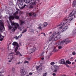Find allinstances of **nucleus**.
<instances>
[{"mask_svg":"<svg viewBox=\"0 0 76 76\" xmlns=\"http://www.w3.org/2000/svg\"><path fill=\"white\" fill-rule=\"evenodd\" d=\"M61 32H58L57 33V36H58V35H60L61 34Z\"/></svg>","mask_w":76,"mask_h":76,"instance_id":"58836bf2","label":"nucleus"},{"mask_svg":"<svg viewBox=\"0 0 76 76\" xmlns=\"http://www.w3.org/2000/svg\"><path fill=\"white\" fill-rule=\"evenodd\" d=\"M51 37H52V38L50 37L49 38V41H51L52 39H53V38H54V41H57V40L58 39V38L57 37V36H56V35L55 34H53Z\"/></svg>","mask_w":76,"mask_h":76,"instance_id":"0eeeda50","label":"nucleus"},{"mask_svg":"<svg viewBox=\"0 0 76 76\" xmlns=\"http://www.w3.org/2000/svg\"><path fill=\"white\" fill-rule=\"evenodd\" d=\"M20 73H21L22 76H25V75H26V72L23 69H21L20 70Z\"/></svg>","mask_w":76,"mask_h":76,"instance_id":"1a4fd4ad","label":"nucleus"},{"mask_svg":"<svg viewBox=\"0 0 76 76\" xmlns=\"http://www.w3.org/2000/svg\"><path fill=\"white\" fill-rule=\"evenodd\" d=\"M29 31L30 32H32L33 33H34V32H35V30L32 28H31L30 29Z\"/></svg>","mask_w":76,"mask_h":76,"instance_id":"a878e982","label":"nucleus"},{"mask_svg":"<svg viewBox=\"0 0 76 76\" xmlns=\"http://www.w3.org/2000/svg\"><path fill=\"white\" fill-rule=\"evenodd\" d=\"M25 23V22L24 21H20V24L21 26H22L23 25H24Z\"/></svg>","mask_w":76,"mask_h":76,"instance_id":"4be33fe9","label":"nucleus"},{"mask_svg":"<svg viewBox=\"0 0 76 76\" xmlns=\"http://www.w3.org/2000/svg\"><path fill=\"white\" fill-rule=\"evenodd\" d=\"M12 59H13L12 58H10V60H9L8 61L9 62H11V61H12Z\"/></svg>","mask_w":76,"mask_h":76,"instance_id":"3c124183","label":"nucleus"},{"mask_svg":"<svg viewBox=\"0 0 76 76\" xmlns=\"http://www.w3.org/2000/svg\"><path fill=\"white\" fill-rule=\"evenodd\" d=\"M51 69L52 70H54V73H56L57 71L59 70V67L55 65H53L51 67Z\"/></svg>","mask_w":76,"mask_h":76,"instance_id":"20e7f679","label":"nucleus"},{"mask_svg":"<svg viewBox=\"0 0 76 76\" xmlns=\"http://www.w3.org/2000/svg\"><path fill=\"white\" fill-rule=\"evenodd\" d=\"M12 70L13 72H15V69L13 67L12 69Z\"/></svg>","mask_w":76,"mask_h":76,"instance_id":"37998d69","label":"nucleus"},{"mask_svg":"<svg viewBox=\"0 0 76 76\" xmlns=\"http://www.w3.org/2000/svg\"><path fill=\"white\" fill-rule=\"evenodd\" d=\"M16 56H18V55H20V56H22V55L20 53V52L19 51H17L15 52Z\"/></svg>","mask_w":76,"mask_h":76,"instance_id":"dca6fc26","label":"nucleus"},{"mask_svg":"<svg viewBox=\"0 0 76 76\" xmlns=\"http://www.w3.org/2000/svg\"><path fill=\"white\" fill-rule=\"evenodd\" d=\"M26 31H27V29H25L23 30V31L22 33L21 32V34H23V33H24V32H26Z\"/></svg>","mask_w":76,"mask_h":76,"instance_id":"c85d7f7f","label":"nucleus"},{"mask_svg":"<svg viewBox=\"0 0 76 76\" xmlns=\"http://www.w3.org/2000/svg\"><path fill=\"white\" fill-rule=\"evenodd\" d=\"M75 64V62H73L72 63V65H73V64Z\"/></svg>","mask_w":76,"mask_h":76,"instance_id":"4d7b16f0","label":"nucleus"},{"mask_svg":"<svg viewBox=\"0 0 76 76\" xmlns=\"http://www.w3.org/2000/svg\"><path fill=\"white\" fill-rule=\"evenodd\" d=\"M8 28H9V29L10 30H12V27L10 25L8 26Z\"/></svg>","mask_w":76,"mask_h":76,"instance_id":"473e14b6","label":"nucleus"},{"mask_svg":"<svg viewBox=\"0 0 76 76\" xmlns=\"http://www.w3.org/2000/svg\"><path fill=\"white\" fill-rule=\"evenodd\" d=\"M22 34H21L20 35H19L18 37V38H21L22 37Z\"/></svg>","mask_w":76,"mask_h":76,"instance_id":"de8ad7c7","label":"nucleus"},{"mask_svg":"<svg viewBox=\"0 0 76 76\" xmlns=\"http://www.w3.org/2000/svg\"><path fill=\"white\" fill-rule=\"evenodd\" d=\"M41 66H42V65H40L39 66H36V70H38V69H39V68L40 67H41Z\"/></svg>","mask_w":76,"mask_h":76,"instance_id":"bb28decb","label":"nucleus"},{"mask_svg":"<svg viewBox=\"0 0 76 76\" xmlns=\"http://www.w3.org/2000/svg\"><path fill=\"white\" fill-rule=\"evenodd\" d=\"M26 3H29L31 2V0H24Z\"/></svg>","mask_w":76,"mask_h":76,"instance_id":"b1692460","label":"nucleus"},{"mask_svg":"<svg viewBox=\"0 0 76 76\" xmlns=\"http://www.w3.org/2000/svg\"><path fill=\"white\" fill-rule=\"evenodd\" d=\"M19 9H17V11L14 13L13 14V15L14 16H16L18 14V12H19Z\"/></svg>","mask_w":76,"mask_h":76,"instance_id":"aec40b11","label":"nucleus"},{"mask_svg":"<svg viewBox=\"0 0 76 76\" xmlns=\"http://www.w3.org/2000/svg\"><path fill=\"white\" fill-rule=\"evenodd\" d=\"M3 39H4L3 38V36H2L1 34H0V41H2Z\"/></svg>","mask_w":76,"mask_h":76,"instance_id":"393cba45","label":"nucleus"},{"mask_svg":"<svg viewBox=\"0 0 76 76\" xmlns=\"http://www.w3.org/2000/svg\"><path fill=\"white\" fill-rule=\"evenodd\" d=\"M48 24H47V23L45 22L44 23V25L45 27H46L47 26Z\"/></svg>","mask_w":76,"mask_h":76,"instance_id":"cd10ccee","label":"nucleus"},{"mask_svg":"<svg viewBox=\"0 0 76 76\" xmlns=\"http://www.w3.org/2000/svg\"><path fill=\"white\" fill-rule=\"evenodd\" d=\"M22 43H20V45H21V46H22Z\"/></svg>","mask_w":76,"mask_h":76,"instance_id":"680f3d73","label":"nucleus"},{"mask_svg":"<svg viewBox=\"0 0 76 76\" xmlns=\"http://www.w3.org/2000/svg\"><path fill=\"white\" fill-rule=\"evenodd\" d=\"M44 57H43V58H42V60H44Z\"/></svg>","mask_w":76,"mask_h":76,"instance_id":"052dcab7","label":"nucleus"},{"mask_svg":"<svg viewBox=\"0 0 76 76\" xmlns=\"http://www.w3.org/2000/svg\"><path fill=\"white\" fill-rule=\"evenodd\" d=\"M53 51H54V52H57V51H58V50L56 49H54L53 50Z\"/></svg>","mask_w":76,"mask_h":76,"instance_id":"79ce46f5","label":"nucleus"},{"mask_svg":"<svg viewBox=\"0 0 76 76\" xmlns=\"http://www.w3.org/2000/svg\"><path fill=\"white\" fill-rule=\"evenodd\" d=\"M4 72V71H3V70H2L1 71V72H0V73H3Z\"/></svg>","mask_w":76,"mask_h":76,"instance_id":"5fc2aeb1","label":"nucleus"},{"mask_svg":"<svg viewBox=\"0 0 76 76\" xmlns=\"http://www.w3.org/2000/svg\"><path fill=\"white\" fill-rule=\"evenodd\" d=\"M56 36H57V37L58 39H60V38H61V35H59Z\"/></svg>","mask_w":76,"mask_h":76,"instance_id":"72a5a7b5","label":"nucleus"},{"mask_svg":"<svg viewBox=\"0 0 76 76\" xmlns=\"http://www.w3.org/2000/svg\"><path fill=\"white\" fill-rule=\"evenodd\" d=\"M14 54V53H10V54Z\"/></svg>","mask_w":76,"mask_h":76,"instance_id":"69168bd1","label":"nucleus"},{"mask_svg":"<svg viewBox=\"0 0 76 76\" xmlns=\"http://www.w3.org/2000/svg\"><path fill=\"white\" fill-rule=\"evenodd\" d=\"M60 63L62 64H65V61L64 59H61L60 61Z\"/></svg>","mask_w":76,"mask_h":76,"instance_id":"f3484780","label":"nucleus"},{"mask_svg":"<svg viewBox=\"0 0 76 76\" xmlns=\"http://www.w3.org/2000/svg\"><path fill=\"white\" fill-rule=\"evenodd\" d=\"M21 63V64H22V62H18V64H20Z\"/></svg>","mask_w":76,"mask_h":76,"instance_id":"6e6d98bb","label":"nucleus"},{"mask_svg":"<svg viewBox=\"0 0 76 76\" xmlns=\"http://www.w3.org/2000/svg\"><path fill=\"white\" fill-rule=\"evenodd\" d=\"M42 67H43V68H44V66H42V67L39 69V70H41L42 71Z\"/></svg>","mask_w":76,"mask_h":76,"instance_id":"a18cd8bd","label":"nucleus"},{"mask_svg":"<svg viewBox=\"0 0 76 76\" xmlns=\"http://www.w3.org/2000/svg\"><path fill=\"white\" fill-rule=\"evenodd\" d=\"M19 47L17 46V47L15 48V52H16L17 51V50H18V48Z\"/></svg>","mask_w":76,"mask_h":76,"instance_id":"c9c22d12","label":"nucleus"},{"mask_svg":"<svg viewBox=\"0 0 76 76\" xmlns=\"http://www.w3.org/2000/svg\"><path fill=\"white\" fill-rule=\"evenodd\" d=\"M72 55H75L76 54V53H75V52H72Z\"/></svg>","mask_w":76,"mask_h":76,"instance_id":"8fccbe9b","label":"nucleus"},{"mask_svg":"<svg viewBox=\"0 0 76 76\" xmlns=\"http://www.w3.org/2000/svg\"><path fill=\"white\" fill-rule=\"evenodd\" d=\"M30 59H31V58H27V60H30Z\"/></svg>","mask_w":76,"mask_h":76,"instance_id":"bf43d9fd","label":"nucleus"},{"mask_svg":"<svg viewBox=\"0 0 76 76\" xmlns=\"http://www.w3.org/2000/svg\"><path fill=\"white\" fill-rule=\"evenodd\" d=\"M72 42V40H69L68 39H66L63 41H59L58 42V45H63L64 44V42H66L67 43H69L70 42Z\"/></svg>","mask_w":76,"mask_h":76,"instance_id":"7ed1b4c3","label":"nucleus"},{"mask_svg":"<svg viewBox=\"0 0 76 76\" xmlns=\"http://www.w3.org/2000/svg\"><path fill=\"white\" fill-rule=\"evenodd\" d=\"M28 15L30 17L32 16L33 15L34 17H35L36 16V14H35V13H31L30 12L28 13Z\"/></svg>","mask_w":76,"mask_h":76,"instance_id":"ddd939ff","label":"nucleus"},{"mask_svg":"<svg viewBox=\"0 0 76 76\" xmlns=\"http://www.w3.org/2000/svg\"><path fill=\"white\" fill-rule=\"evenodd\" d=\"M65 25H67V26H65L62 29V32H64V31H66L68 28H69V27H68V26H69V25H68L67 24H65Z\"/></svg>","mask_w":76,"mask_h":76,"instance_id":"f8f14e48","label":"nucleus"},{"mask_svg":"<svg viewBox=\"0 0 76 76\" xmlns=\"http://www.w3.org/2000/svg\"><path fill=\"white\" fill-rule=\"evenodd\" d=\"M64 25H62V24H61V23H60V24L58 26H60L59 27V28L60 29H61L63 28V26H64Z\"/></svg>","mask_w":76,"mask_h":76,"instance_id":"412c9836","label":"nucleus"},{"mask_svg":"<svg viewBox=\"0 0 76 76\" xmlns=\"http://www.w3.org/2000/svg\"><path fill=\"white\" fill-rule=\"evenodd\" d=\"M18 1L19 2H22V1H23V0H18Z\"/></svg>","mask_w":76,"mask_h":76,"instance_id":"603ef678","label":"nucleus"},{"mask_svg":"<svg viewBox=\"0 0 76 76\" xmlns=\"http://www.w3.org/2000/svg\"><path fill=\"white\" fill-rule=\"evenodd\" d=\"M11 25L12 26H13L14 25L15 26V27L12 28V32L15 31V30L17 29V27L18 28H19V24H18V23H12L11 22Z\"/></svg>","mask_w":76,"mask_h":76,"instance_id":"f03ea898","label":"nucleus"},{"mask_svg":"<svg viewBox=\"0 0 76 76\" xmlns=\"http://www.w3.org/2000/svg\"><path fill=\"white\" fill-rule=\"evenodd\" d=\"M75 13H76V11L75 10L72 11L69 15V17H71V16H74Z\"/></svg>","mask_w":76,"mask_h":76,"instance_id":"9d476101","label":"nucleus"},{"mask_svg":"<svg viewBox=\"0 0 76 76\" xmlns=\"http://www.w3.org/2000/svg\"><path fill=\"white\" fill-rule=\"evenodd\" d=\"M58 48L59 49H61L63 48V46H62V45H59Z\"/></svg>","mask_w":76,"mask_h":76,"instance_id":"c756f323","label":"nucleus"},{"mask_svg":"<svg viewBox=\"0 0 76 76\" xmlns=\"http://www.w3.org/2000/svg\"><path fill=\"white\" fill-rule=\"evenodd\" d=\"M73 20V18H70L69 20L66 19L61 22V24L62 25H70V23L71 20Z\"/></svg>","mask_w":76,"mask_h":76,"instance_id":"f257e3e1","label":"nucleus"},{"mask_svg":"<svg viewBox=\"0 0 76 76\" xmlns=\"http://www.w3.org/2000/svg\"><path fill=\"white\" fill-rule=\"evenodd\" d=\"M0 76H4L2 75H0Z\"/></svg>","mask_w":76,"mask_h":76,"instance_id":"338daca9","label":"nucleus"},{"mask_svg":"<svg viewBox=\"0 0 76 76\" xmlns=\"http://www.w3.org/2000/svg\"><path fill=\"white\" fill-rule=\"evenodd\" d=\"M36 50V48H34L33 49H31L29 50V54H31V53L34 52Z\"/></svg>","mask_w":76,"mask_h":76,"instance_id":"9b49d317","label":"nucleus"},{"mask_svg":"<svg viewBox=\"0 0 76 76\" xmlns=\"http://www.w3.org/2000/svg\"><path fill=\"white\" fill-rule=\"evenodd\" d=\"M66 66L67 67H70V66L69 65H66Z\"/></svg>","mask_w":76,"mask_h":76,"instance_id":"0e129e2a","label":"nucleus"},{"mask_svg":"<svg viewBox=\"0 0 76 76\" xmlns=\"http://www.w3.org/2000/svg\"><path fill=\"white\" fill-rule=\"evenodd\" d=\"M76 5V1L74 0L72 2V7H75Z\"/></svg>","mask_w":76,"mask_h":76,"instance_id":"6ab92c4d","label":"nucleus"},{"mask_svg":"<svg viewBox=\"0 0 76 76\" xmlns=\"http://www.w3.org/2000/svg\"><path fill=\"white\" fill-rule=\"evenodd\" d=\"M12 45H14V46H16L17 47H19V44H18L16 42H14L12 43Z\"/></svg>","mask_w":76,"mask_h":76,"instance_id":"4468645a","label":"nucleus"},{"mask_svg":"<svg viewBox=\"0 0 76 76\" xmlns=\"http://www.w3.org/2000/svg\"><path fill=\"white\" fill-rule=\"evenodd\" d=\"M73 34H76V29L74 30L72 32Z\"/></svg>","mask_w":76,"mask_h":76,"instance_id":"f704fd0d","label":"nucleus"},{"mask_svg":"<svg viewBox=\"0 0 76 76\" xmlns=\"http://www.w3.org/2000/svg\"><path fill=\"white\" fill-rule=\"evenodd\" d=\"M70 61H73V57H71L70 59Z\"/></svg>","mask_w":76,"mask_h":76,"instance_id":"e433bc0d","label":"nucleus"},{"mask_svg":"<svg viewBox=\"0 0 76 76\" xmlns=\"http://www.w3.org/2000/svg\"><path fill=\"white\" fill-rule=\"evenodd\" d=\"M55 64L54 62H52L50 63L51 65H53V64Z\"/></svg>","mask_w":76,"mask_h":76,"instance_id":"c03bdc74","label":"nucleus"},{"mask_svg":"<svg viewBox=\"0 0 76 76\" xmlns=\"http://www.w3.org/2000/svg\"><path fill=\"white\" fill-rule=\"evenodd\" d=\"M42 34L43 36H44L45 37L46 35H45V33H41V34Z\"/></svg>","mask_w":76,"mask_h":76,"instance_id":"09e8293b","label":"nucleus"},{"mask_svg":"<svg viewBox=\"0 0 76 76\" xmlns=\"http://www.w3.org/2000/svg\"><path fill=\"white\" fill-rule=\"evenodd\" d=\"M31 3H32L35 6V5H36L37 4V0H33V1L32 2H31Z\"/></svg>","mask_w":76,"mask_h":76,"instance_id":"2eb2a0df","label":"nucleus"},{"mask_svg":"<svg viewBox=\"0 0 76 76\" xmlns=\"http://www.w3.org/2000/svg\"><path fill=\"white\" fill-rule=\"evenodd\" d=\"M74 18H76V14H75V15Z\"/></svg>","mask_w":76,"mask_h":76,"instance_id":"13d9d810","label":"nucleus"},{"mask_svg":"<svg viewBox=\"0 0 76 76\" xmlns=\"http://www.w3.org/2000/svg\"><path fill=\"white\" fill-rule=\"evenodd\" d=\"M66 63H68L69 64H70L72 62H71L69 61H66Z\"/></svg>","mask_w":76,"mask_h":76,"instance_id":"2f4dec72","label":"nucleus"},{"mask_svg":"<svg viewBox=\"0 0 76 76\" xmlns=\"http://www.w3.org/2000/svg\"><path fill=\"white\" fill-rule=\"evenodd\" d=\"M14 38L16 39H19V37H17L16 36Z\"/></svg>","mask_w":76,"mask_h":76,"instance_id":"a19ab883","label":"nucleus"},{"mask_svg":"<svg viewBox=\"0 0 76 76\" xmlns=\"http://www.w3.org/2000/svg\"><path fill=\"white\" fill-rule=\"evenodd\" d=\"M53 12H52V11H49L48 12V14H49V15H52V14H53Z\"/></svg>","mask_w":76,"mask_h":76,"instance_id":"7c9ffc66","label":"nucleus"},{"mask_svg":"<svg viewBox=\"0 0 76 76\" xmlns=\"http://www.w3.org/2000/svg\"><path fill=\"white\" fill-rule=\"evenodd\" d=\"M19 19V16L18 15H14L13 16H11L9 18V20L10 21L12 20L13 19Z\"/></svg>","mask_w":76,"mask_h":76,"instance_id":"423d86ee","label":"nucleus"},{"mask_svg":"<svg viewBox=\"0 0 76 76\" xmlns=\"http://www.w3.org/2000/svg\"><path fill=\"white\" fill-rule=\"evenodd\" d=\"M50 34H52V32L51 31L50 33H49Z\"/></svg>","mask_w":76,"mask_h":76,"instance_id":"e2e57ef3","label":"nucleus"},{"mask_svg":"<svg viewBox=\"0 0 76 76\" xmlns=\"http://www.w3.org/2000/svg\"><path fill=\"white\" fill-rule=\"evenodd\" d=\"M42 25L41 23H40L38 25V27H37V29H42Z\"/></svg>","mask_w":76,"mask_h":76,"instance_id":"a211bd4d","label":"nucleus"},{"mask_svg":"<svg viewBox=\"0 0 76 76\" xmlns=\"http://www.w3.org/2000/svg\"><path fill=\"white\" fill-rule=\"evenodd\" d=\"M34 5L32 3H30V6L29 7V9H32L34 7Z\"/></svg>","mask_w":76,"mask_h":76,"instance_id":"5701e85b","label":"nucleus"},{"mask_svg":"<svg viewBox=\"0 0 76 76\" xmlns=\"http://www.w3.org/2000/svg\"><path fill=\"white\" fill-rule=\"evenodd\" d=\"M33 75V73L32 72H30L29 73V75L31 76V75Z\"/></svg>","mask_w":76,"mask_h":76,"instance_id":"49530a36","label":"nucleus"},{"mask_svg":"<svg viewBox=\"0 0 76 76\" xmlns=\"http://www.w3.org/2000/svg\"><path fill=\"white\" fill-rule=\"evenodd\" d=\"M24 63H25V64H26V63H28V64H29V62L28 61H25L24 62Z\"/></svg>","mask_w":76,"mask_h":76,"instance_id":"ea45409f","label":"nucleus"},{"mask_svg":"<svg viewBox=\"0 0 76 76\" xmlns=\"http://www.w3.org/2000/svg\"><path fill=\"white\" fill-rule=\"evenodd\" d=\"M18 6L20 9H23L25 7V6H26V5L24 4V6L23 5V2H20Z\"/></svg>","mask_w":76,"mask_h":76,"instance_id":"6e6552de","label":"nucleus"},{"mask_svg":"<svg viewBox=\"0 0 76 76\" xmlns=\"http://www.w3.org/2000/svg\"><path fill=\"white\" fill-rule=\"evenodd\" d=\"M26 76H29L28 75H26Z\"/></svg>","mask_w":76,"mask_h":76,"instance_id":"774afa93","label":"nucleus"},{"mask_svg":"<svg viewBox=\"0 0 76 76\" xmlns=\"http://www.w3.org/2000/svg\"><path fill=\"white\" fill-rule=\"evenodd\" d=\"M3 29H5L4 26V24L2 21L1 20L0 21V32H1Z\"/></svg>","mask_w":76,"mask_h":76,"instance_id":"39448f33","label":"nucleus"},{"mask_svg":"<svg viewBox=\"0 0 76 76\" xmlns=\"http://www.w3.org/2000/svg\"><path fill=\"white\" fill-rule=\"evenodd\" d=\"M47 72H46L45 73H44L43 74V76H47Z\"/></svg>","mask_w":76,"mask_h":76,"instance_id":"4c0bfd02","label":"nucleus"},{"mask_svg":"<svg viewBox=\"0 0 76 76\" xmlns=\"http://www.w3.org/2000/svg\"><path fill=\"white\" fill-rule=\"evenodd\" d=\"M53 76H55L56 75V74L55 73H53L52 74Z\"/></svg>","mask_w":76,"mask_h":76,"instance_id":"864d4df0","label":"nucleus"}]
</instances>
